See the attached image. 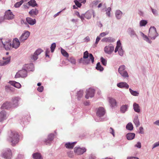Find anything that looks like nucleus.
I'll return each instance as SVG.
<instances>
[{
	"label": "nucleus",
	"mask_w": 159,
	"mask_h": 159,
	"mask_svg": "<svg viewBox=\"0 0 159 159\" xmlns=\"http://www.w3.org/2000/svg\"><path fill=\"white\" fill-rule=\"evenodd\" d=\"M7 140L11 143L12 146H15L19 142V135L15 132L11 131L9 133Z\"/></svg>",
	"instance_id": "f257e3e1"
},
{
	"label": "nucleus",
	"mask_w": 159,
	"mask_h": 159,
	"mask_svg": "<svg viewBox=\"0 0 159 159\" xmlns=\"http://www.w3.org/2000/svg\"><path fill=\"white\" fill-rule=\"evenodd\" d=\"M89 57L92 63H93L94 61V58L93 55L91 53L89 54L87 51H86L84 52L83 58H81L80 59L79 62L85 64H89L90 62V60L84 59L87 58Z\"/></svg>",
	"instance_id": "f03ea898"
},
{
	"label": "nucleus",
	"mask_w": 159,
	"mask_h": 159,
	"mask_svg": "<svg viewBox=\"0 0 159 159\" xmlns=\"http://www.w3.org/2000/svg\"><path fill=\"white\" fill-rule=\"evenodd\" d=\"M126 67L125 65L120 66L118 69L119 73L124 78H128L129 75L127 72L125 70Z\"/></svg>",
	"instance_id": "7ed1b4c3"
},
{
	"label": "nucleus",
	"mask_w": 159,
	"mask_h": 159,
	"mask_svg": "<svg viewBox=\"0 0 159 159\" xmlns=\"http://www.w3.org/2000/svg\"><path fill=\"white\" fill-rule=\"evenodd\" d=\"M158 35L156 28L154 26L151 27L149 30L148 36L151 39L154 40Z\"/></svg>",
	"instance_id": "20e7f679"
},
{
	"label": "nucleus",
	"mask_w": 159,
	"mask_h": 159,
	"mask_svg": "<svg viewBox=\"0 0 159 159\" xmlns=\"http://www.w3.org/2000/svg\"><path fill=\"white\" fill-rule=\"evenodd\" d=\"M27 71L23 68L22 70L19 71L16 73L15 78H16L20 77L25 78L27 76Z\"/></svg>",
	"instance_id": "39448f33"
},
{
	"label": "nucleus",
	"mask_w": 159,
	"mask_h": 159,
	"mask_svg": "<svg viewBox=\"0 0 159 159\" xmlns=\"http://www.w3.org/2000/svg\"><path fill=\"white\" fill-rule=\"evenodd\" d=\"M2 157L5 159H11L12 157V153L11 150L7 149L2 153Z\"/></svg>",
	"instance_id": "423d86ee"
},
{
	"label": "nucleus",
	"mask_w": 159,
	"mask_h": 159,
	"mask_svg": "<svg viewBox=\"0 0 159 159\" xmlns=\"http://www.w3.org/2000/svg\"><path fill=\"white\" fill-rule=\"evenodd\" d=\"M86 151V149L84 147L81 148L80 147H76L74 148V152L77 155H82Z\"/></svg>",
	"instance_id": "0eeeda50"
},
{
	"label": "nucleus",
	"mask_w": 159,
	"mask_h": 159,
	"mask_svg": "<svg viewBox=\"0 0 159 159\" xmlns=\"http://www.w3.org/2000/svg\"><path fill=\"white\" fill-rule=\"evenodd\" d=\"M30 32L28 31H25L19 38V40L21 43L24 42L30 35Z\"/></svg>",
	"instance_id": "6e6552de"
},
{
	"label": "nucleus",
	"mask_w": 159,
	"mask_h": 159,
	"mask_svg": "<svg viewBox=\"0 0 159 159\" xmlns=\"http://www.w3.org/2000/svg\"><path fill=\"white\" fill-rule=\"evenodd\" d=\"M114 50V47L112 44H110L108 46H106L104 48L105 52L108 54H111Z\"/></svg>",
	"instance_id": "1a4fd4ad"
},
{
	"label": "nucleus",
	"mask_w": 159,
	"mask_h": 159,
	"mask_svg": "<svg viewBox=\"0 0 159 159\" xmlns=\"http://www.w3.org/2000/svg\"><path fill=\"white\" fill-rule=\"evenodd\" d=\"M95 90L94 89L89 88L86 90L85 98L86 99H89V98H92L93 97L94 93Z\"/></svg>",
	"instance_id": "9d476101"
},
{
	"label": "nucleus",
	"mask_w": 159,
	"mask_h": 159,
	"mask_svg": "<svg viewBox=\"0 0 159 159\" xmlns=\"http://www.w3.org/2000/svg\"><path fill=\"white\" fill-rule=\"evenodd\" d=\"M43 51V50L40 48L38 49L34 53L31 57V59L34 61L36 60L38 58V56Z\"/></svg>",
	"instance_id": "9b49d317"
},
{
	"label": "nucleus",
	"mask_w": 159,
	"mask_h": 159,
	"mask_svg": "<svg viewBox=\"0 0 159 159\" xmlns=\"http://www.w3.org/2000/svg\"><path fill=\"white\" fill-rule=\"evenodd\" d=\"M14 15L10 10L6 11L5 13L4 18L7 20H11L14 18Z\"/></svg>",
	"instance_id": "f8f14e48"
},
{
	"label": "nucleus",
	"mask_w": 159,
	"mask_h": 159,
	"mask_svg": "<svg viewBox=\"0 0 159 159\" xmlns=\"http://www.w3.org/2000/svg\"><path fill=\"white\" fill-rule=\"evenodd\" d=\"M105 110L102 107H100L97 110V115L100 118L102 117L105 115Z\"/></svg>",
	"instance_id": "ddd939ff"
},
{
	"label": "nucleus",
	"mask_w": 159,
	"mask_h": 159,
	"mask_svg": "<svg viewBox=\"0 0 159 159\" xmlns=\"http://www.w3.org/2000/svg\"><path fill=\"white\" fill-rule=\"evenodd\" d=\"M20 98L18 97H15L12 99L11 105L12 108L17 107L18 106V102Z\"/></svg>",
	"instance_id": "4468645a"
},
{
	"label": "nucleus",
	"mask_w": 159,
	"mask_h": 159,
	"mask_svg": "<svg viewBox=\"0 0 159 159\" xmlns=\"http://www.w3.org/2000/svg\"><path fill=\"white\" fill-rule=\"evenodd\" d=\"M20 40L17 38L14 39L13 41L12 47V48L17 49L19 48L20 45Z\"/></svg>",
	"instance_id": "2eb2a0df"
},
{
	"label": "nucleus",
	"mask_w": 159,
	"mask_h": 159,
	"mask_svg": "<svg viewBox=\"0 0 159 159\" xmlns=\"http://www.w3.org/2000/svg\"><path fill=\"white\" fill-rule=\"evenodd\" d=\"M7 114L4 111H2L0 112V122H3L7 118Z\"/></svg>",
	"instance_id": "dca6fc26"
},
{
	"label": "nucleus",
	"mask_w": 159,
	"mask_h": 159,
	"mask_svg": "<svg viewBox=\"0 0 159 159\" xmlns=\"http://www.w3.org/2000/svg\"><path fill=\"white\" fill-rule=\"evenodd\" d=\"M23 68L27 71H33L34 70V65L32 64H25Z\"/></svg>",
	"instance_id": "f3484780"
},
{
	"label": "nucleus",
	"mask_w": 159,
	"mask_h": 159,
	"mask_svg": "<svg viewBox=\"0 0 159 159\" xmlns=\"http://www.w3.org/2000/svg\"><path fill=\"white\" fill-rule=\"evenodd\" d=\"M2 47L4 48L6 50H10L12 47L11 42L9 41L4 42Z\"/></svg>",
	"instance_id": "a211bd4d"
},
{
	"label": "nucleus",
	"mask_w": 159,
	"mask_h": 159,
	"mask_svg": "<svg viewBox=\"0 0 159 159\" xmlns=\"http://www.w3.org/2000/svg\"><path fill=\"white\" fill-rule=\"evenodd\" d=\"M128 33L131 38L138 37L135 32L133 28H129L128 30Z\"/></svg>",
	"instance_id": "6ab92c4d"
},
{
	"label": "nucleus",
	"mask_w": 159,
	"mask_h": 159,
	"mask_svg": "<svg viewBox=\"0 0 159 159\" xmlns=\"http://www.w3.org/2000/svg\"><path fill=\"white\" fill-rule=\"evenodd\" d=\"M1 108L2 109H10V108H12L11 105V103L9 102H6L4 103L2 106Z\"/></svg>",
	"instance_id": "aec40b11"
},
{
	"label": "nucleus",
	"mask_w": 159,
	"mask_h": 159,
	"mask_svg": "<svg viewBox=\"0 0 159 159\" xmlns=\"http://www.w3.org/2000/svg\"><path fill=\"white\" fill-rule=\"evenodd\" d=\"M117 86L120 88L128 89L129 87V85L125 82H121L117 84Z\"/></svg>",
	"instance_id": "412c9836"
},
{
	"label": "nucleus",
	"mask_w": 159,
	"mask_h": 159,
	"mask_svg": "<svg viewBox=\"0 0 159 159\" xmlns=\"http://www.w3.org/2000/svg\"><path fill=\"white\" fill-rule=\"evenodd\" d=\"M27 23L30 25H33L36 23V20L35 19H33L31 18L28 17L26 19Z\"/></svg>",
	"instance_id": "4be33fe9"
},
{
	"label": "nucleus",
	"mask_w": 159,
	"mask_h": 159,
	"mask_svg": "<svg viewBox=\"0 0 159 159\" xmlns=\"http://www.w3.org/2000/svg\"><path fill=\"white\" fill-rule=\"evenodd\" d=\"M115 16L117 20L120 19L123 15V12L119 10H117L115 11Z\"/></svg>",
	"instance_id": "5701e85b"
},
{
	"label": "nucleus",
	"mask_w": 159,
	"mask_h": 159,
	"mask_svg": "<svg viewBox=\"0 0 159 159\" xmlns=\"http://www.w3.org/2000/svg\"><path fill=\"white\" fill-rule=\"evenodd\" d=\"M54 135L53 134H50L48 136V139L45 141V142L46 144H50L53 140Z\"/></svg>",
	"instance_id": "b1692460"
},
{
	"label": "nucleus",
	"mask_w": 159,
	"mask_h": 159,
	"mask_svg": "<svg viewBox=\"0 0 159 159\" xmlns=\"http://www.w3.org/2000/svg\"><path fill=\"white\" fill-rule=\"evenodd\" d=\"M76 143V142H74L73 143L68 142L66 143L65 144V146L66 148L68 149H71L73 148Z\"/></svg>",
	"instance_id": "393cba45"
},
{
	"label": "nucleus",
	"mask_w": 159,
	"mask_h": 159,
	"mask_svg": "<svg viewBox=\"0 0 159 159\" xmlns=\"http://www.w3.org/2000/svg\"><path fill=\"white\" fill-rule=\"evenodd\" d=\"M108 99L110 106L111 107H113L116 105V102L114 99L112 98H109Z\"/></svg>",
	"instance_id": "a878e982"
},
{
	"label": "nucleus",
	"mask_w": 159,
	"mask_h": 159,
	"mask_svg": "<svg viewBox=\"0 0 159 159\" xmlns=\"http://www.w3.org/2000/svg\"><path fill=\"white\" fill-rule=\"evenodd\" d=\"M103 42H109L111 43L114 42L115 41V39L111 37L105 38L102 40Z\"/></svg>",
	"instance_id": "bb28decb"
},
{
	"label": "nucleus",
	"mask_w": 159,
	"mask_h": 159,
	"mask_svg": "<svg viewBox=\"0 0 159 159\" xmlns=\"http://www.w3.org/2000/svg\"><path fill=\"white\" fill-rule=\"evenodd\" d=\"M140 33L141 36L143 37V39L145 41L150 44H151L152 43V41L149 39L147 35H145L142 32H141Z\"/></svg>",
	"instance_id": "cd10ccee"
},
{
	"label": "nucleus",
	"mask_w": 159,
	"mask_h": 159,
	"mask_svg": "<svg viewBox=\"0 0 159 159\" xmlns=\"http://www.w3.org/2000/svg\"><path fill=\"white\" fill-rule=\"evenodd\" d=\"M9 83L12 86L17 88H20L21 86V84L19 83L14 81H10Z\"/></svg>",
	"instance_id": "c85d7f7f"
},
{
	"label": "nucleus",
	"mask_w": 159,
	"mask_h": 159,
	"mask_svg": "<svg viewBox=\"0 0 159 159\" xmlns=\"http://www.w3.org/2000/svg\"><path fill=\"white\" fill-rule=\"evenodd\" d=\"M135 134L134 133H129L126 135V137L128 140L133 139L135 137Z\"/></svg>",
	"instance_id": "c756f323"
},
{
	"label": "nucleus",
	"mask_w": 159,
	"mask_h": 159,
	"mask_svg": "<svg viewBox=\"0 0 159 159\" xmlns=\"http://www.w3.org/2000/svg\"><path fill=\"white\" fill-rule=\"evenodd\" d=\"M128 106L127 105H123L121 106L120 108V111L121 113H124L127 110Z\"/></svg>",
	"instance_id": "7c9ffc66"
},
{
	"label": "nucleus",
	"mask_w": 159,
	"mask_h": 159,
	"mask_svg": "<svg viewBox=\"0 0 159 159\" xmlns=\"http://www.w3.org/2000/svg\"><path fill=\"white\" fill-rule=\"evenodd\" d=\"M34 159H43L41 154L38 152L35 153L33 155Z\"/></svg>",
	"instance_id": "2f4dec72"
},
{
	"label": "nucleus",
	"mask_w": 159,
	"mask_h": 159,
	"mask_svg": "<svg viewBox=\"0 0 159 159\" xmlns=\"http://www.w3.org/2000/svg\"><path fill=\"white\" fill-rule=\"evenodd\" d=\"M133 106L134 111L137 113H139L140 111V109L139 104L134 103Z\"/></svg>",
	"instance_id": "473e14b6"
},
{
	"label": "nucleus",
	"mask_w": 159,
	"mask_h": 159,
	"mask_svg": "<svg viewBox=\"0 0 159 159\" xmlns=\"http://www.w3.org/2000/svg\"><path fill=\"white\" fill-rule=\"evenodd\" d=\"M133 122L137 127H138L140 125V122L138 119V116H136L134 117L133 120Z\"/></svg>",
	"instance_id": "72a5a7b5"
},
{
	"label": "nucleus",
	"mask_w": 159,
	"mask_h": 159,
	"mask_svg": "<svg viewBox=\"0 0 159 159\" xmlns=\"http://www.w3.org/2000/svg\"><path fill=\"white\" fill-rule=\"evenodd\" d=\"M27 4H28L29 6L34 7L37 6V4L36 3V2L35 0H31Z\"/></svg>",
	"instance_id": "f704fd0d"
},
{
	"label": "nucleus",
	"mask_w": 159,
	"mask_h": 159,
	"mask_svg": "<svg viewBox=\"0 0 159 159\" xmlns=\"http://www.w3.org/2000/svg\"><path fill=\"white\" fill-rule=\"evenodd\" d=\"M39 13V11L36 9L31 10L29 12V14L32 16L33 15H37Z\"/></svg>",
	"instance_id": "c9c22d12"
},
{
	"label": "nucleus",
	"mask_w": 159,
	"mask_h": 159,
	"mask_svg": "<svg viewBox=\"0 0 159 159\" xmlns=\"http://www.w3.org/2000/svg\"><path fill=\"white\" fill-rule=\"evenodd\" d=\"M129 92L131 95L134 96H138L139 95V93L136 91H134L131 89L129 88Z\"/></svg>",
	"instance_id": "e433bc0d"
},
{
	"label": "nucleus",
	"mask_w": 159,
	"mask_h": 159,
	"mask_svg": "<svg viewBox=\"0 0 159 159\" xmlns=\"http://www.w3.org/2000/svg\"><path fill=\"white\" fill-rule=\"evenodd\" d=\"M126 128L127 129L130 131L133 130V126L132 124L130 122L128 123L126 126Z\"/></svg>",
	"instance_id": "4c0bfd02"
},
{
	"label": "nucleus",
	"mask_w": 159,
	"mask_h": 159,
	"mask_svg": "<svg viewBox=\"0 0 159 159\" xmlns=\"http://www.w3.org/2000/svg\"><path fill=\"white\" fill-rule=\"evenodd\" d=\"M96 68L98 70L102 71L103 70V67L101 66L100 62H98L96 65Z\"/></svg>",
	"instance_id": "58836bf2"
},
{
	"label": "nucleus",
	"mask_w": 159,
	"mask_h": 159,
	"mask_svg": "<svg viewBox=\"0 0 159 159\" xmlns=\"http://www.w3.org/2000/svg\"><path fill=\"white\" fill-rule=\"evenodd\" d=\"M148 23V21L145 20H142L139 22V25L140 26H145Z\"/></svg>",
	"instance_id": "ea45409f"
},
{
	"label": "nucleus",
	"mask_w": 159,
	"mask_h": 159,
	"mask_svg": "<svg viewBox=\"0 0 159 159\" xmlns=\"http://www.w3.org/2000/svg\"><path fill=\"white\" fill-rule=\"evenodd\" d=\"M10 57H8L7 58V60L6 61H2V66H5L8 64L10 62Z\"/></svg>",
	"instance_id": "a19ab883"
},
{
	"label": "nucleus",
	"mask_w": 159,
	"mask_h": 159,
	"mask_svg": "<svg viewBox=\"0 0 159 159\" xmlns=\"http://www.w3.org/2000/svg\"><path fill=\"white\" fill-rule=\"evenodd\" d=\"M85 17L88 19L91 18L92 16V13L89 11L86 12L84 14Z\"/></svg>",
	"instance_id": "79ce46f5"
},
{
	"label": "nucleus",
	"mask_w": 159,
	"mask_h": 159,
	"mask_svg": "<svg viewBox=\"0 0 159 159\" xmlns=\"http://www.w3.org/2000/svg\"><path fill=\"white\" fill-rule=\"evenodd\" d=\"M61 52L62 55L66 57H68L69 54L68 53L62 48H61Z\"/></svg>",
	"instance_id": "37998d69"
},
{
	"label": "nucleus",
	"mask_w": 159,
	"mask_h": 159,
	"mask_svg": "<svg viewBox=\"0 0 159 159\" xmlns=\"http://www.w3.org/2000/svg\"><path fill=\"white\" fill-rule=\"evenodd\" d=\"M5 89L8 92L10 91L13 92L14 89V88L9 86H6L5 87Z\"/></svg>",
	"instance_id": "c03bdc74"
},
{
	"label": "nucleus",
	"mask_w": 159,
	"mask_h": 159,
	"mask_svg": "<svg viewBox=\"0 0 159 159\" xmlns=\"http://www.w3.org/2000/svg\"><path fill=\"white\" fill-rule=\"evenodd\" d=\"M24 2V0H21L19 2H17L14 5V7L16 8L19 7Z\"/></svg>",
	"instance_id": "a18cd8bd"
},
{
	"label": "nucleus",
	"mask_w": 159,
	"mask_h": 159,
	"mask_svg": "<svg viewBox=\"0 0 159 159\" xmlns=\"http://www.w3.org/2000/svg\"><path fill=\"white\" fill-rule=\"evenodd\" d=\"M83 94V92L82 90H80L77 93V98L78 100H79V98H81Z\"/></svg>",
	"instance_id": "49530a36"
},
{
	"label": "nucleus",
	"mask_w": 159,
	"mask_h": 159,
	"mask_svg": "<svg viewBox=\"0 0 159 159\" xmlns=\"http://www.w3.org/2000/svg\"><path fill=\"white\" fill-rule=\"evenodd\" d=\"M68 60L73 64H75L76 63L75 60L73 57H71L70 58L68 59Z\"/></svg>",
	"instance_id": "de8ad7c7"
},
{
	"label": "nucleus",
	"mask_w": 159,
	"mask_h": 159,
	"mask_svg": "<svg viewBox=\"0 0 159 159\" xmlns=\"http://www.w3.org/2000/svg\"><path fill=\"white\" fill-rule=\"evenodd\" d=\"M101 62H102V64L106 66L107 65V61L103 57H101L100 58Z\"/></svg>",
	"instance_id": "09e8293b"
},
{
	"label": "nucleus",
	"mask_w": 159,
	"mask_h": 159,
	"mask_svg": "<svg viewBox=\"0 0 159 159\" xmlns=\"http://www.w3.org/2000/svg\"><path fill=\"white\" fill-rule=\"evenodd\" d=\"M111 9L110 7H108L106 10V14L108 17L111 16L110 12Z\"/></svg>",
	"instance_id": "8fccbe9b"
},
{
	"label": "nucleus",
	"mask_w": 159,
	"mask_h": 159,
	"mask_svg": "<svg viewBox=\"0 0 159 159\" xmlns=\"http://www.w3.org/2000/svg\"><path fill=\"white\" fill-rule=\"evenodd\" d=\"M56 47V44L55 43H53L52 44L50 47L51 52H54Z\"/></svg>",
	"instance_id": "3c124183"
},
{
	"label": "nucleus",
	"mask_w": 159,
	"mask_h": 159,
	"mask_svg": "<svg viewBox=\"0 0 159 159\" xmlns=\"http://www.w3.org/2000/svg\"><path fill=\"white\" fill-rule=\"evenodd\" d=\"M119 54L121 56H122L124 54V51L122 48H120L118 52Z\"/></svg>",
	"instance_id": "603ef678"
},
{
	"label": "nucleus",
	"mask_w": 159,
	"mask_h": 159,
	"mask_svg": "<svg viewBox=\"0 0 159 159\" xmlns=\"http://www.w3.org/2000/svg\"><path fill=\"white\" fill-rule=\"evenodd\" d=\"M74 2L75 3V5L78 7H81L82 5L81 3H80L78 0H75Z\"/></svg>",
	"instance_id": "864d4df0"
},
{
	"label": "nucleus",
	"mask_w": 159,
	"mask_h": 159,
	"mask_svg": "<svg viewBox=\"0 0 159 159\" xmlns=\"http://www.w3.org/2000/svg\"><path fill=\"white\" fill-rule=\"evenodd\" d=\"M108 34H109L108 32H102V33H100V35H99V36L100 37H103L105 36V35H107Z\"/></svg>",
	"instance_id": "5fc2aeb1"
},
{
	"label": "nucleus",
	"mask_w": 159,
	"mask_h": 159,
	"mask_svg": "<svg viewBox=\"0 0 159 159\" xmlns=\"http://www.w3.org/2000/svg\"><path fill=\"white\" fill-rule=\"evenodd\" d=\"M109 132L110 133H111L112 135L113 136V137H115V132L114 130L111 127H110L109 129Z\"/></svg>",
	"instance_id": "6e6d98bb"
},
{
	"label": "nucleus",
	"mask_w": 159,
	"mask_h": 159,
	"mask_svg": "<svg viewBox=\"0 0 159 159\" xmlns=\"http://www.w3.org/2000/svg\"><path fill=\"white\" fill-rule=\"evenodd\" d=\"M134 147L140 148L141 147V144L140 142H138L136 144L134 145Z\"/></svg>",
	"instance_id": "4d7b16f0"
},
{
	"label": "nucleus",
	"mask_w": 159,
	"mask_h": 159,
	"mask_svg": "<svg viewBox=\"0 0 159 159\" xmlns=\"http://www.w3.org/2000/svg\"><path fill=\"white\" fill-rule=\"evenodd\" d=\"M158 146H159V141L155 143L153 145L152 149H153Z\"/></svg>",
	"instance_id": "13d9d810"
},
{
	"label": "nucleus",
	"mask_w": 159,
	"mask_h": 159,
	"mask_svg": "<svg viewBox=\"0 0 159 159\" xmlns=\"http://www.w3.org/2000/svg\"><path fill=\"white\" fill-rule=\"evenodd\" d=\"M153 14L155 15H157V11L156 10L151 8Z\"/></svg>",
	"instance_id": "bf43d9fd"
},
{
	"label": "nucleus",
	"mask_w": 159,
	"mask_h": 159,
	"mask_svg": "<svg viewBox=\"0 0 159 159\" xmlns=\"http://www.w3.org/2000/svg\"><path fill=\"white\" fill-rule=\"evenodd\" d=\"M37 90L39 92H42L43 90V86H41L39 87L37 89Z\"/></svg>",
	"instance_id": "052dcab7"
},
{
	"label": "nucleus",
	"mask_w": 159,
	"mask_h": 159,
	"mask_svg": "<svg viewBox=\"0 0 159 159\" xmlns=\"http://www.w3.org/2000/svg\"><path fill=\"white\" fill-rule=\"evenodd\" d=\"M49 52H50V51H49V48H46V49L45 55H46V57H49V56L48 55V54L49 53Z\"/></svg>",
	"instance_id": "680f3d73"
},
{
	"label": "nucleus",
	"mask_w": 159,
	"mask_h": 159,
	"mask_svg": "<svg viewBox=\"0 0 159 159\" xmlns=\"http://www.w3.org/2000/svg\"><path fill=\"white\" fill-rule=\"evenodd\" d=\"M139 133L141 134H143L144 133L143 128L142 127H140L139 128Z\"/></svg>",
	"instance_id": "e2e57ef3"
},
{
	"label": "nucleus",
	"mask_w": 159,
	"mask_h": 159,
	"mask_svg": "<svg viewBox=\"0 0 159 159\" xmlns=\"http://www.w3.org/2000/svg\"><path fill=\"white\" fill-rule=\"evenodd\" d=\"M116 46H118V47L120 48H121V43L120 40L117 41V42Z\"/></svg>",
	"instance_id": "0e129e2a"
},
{
	"label": "nucleus",
	"mask_w": 159,
	"mask_h": 159,
	"mask_svg": "<svg viewBox=\"0 0 159 159\" xmlns=\"http://www.w3.org/2000/svg\"><path fill=\"white\" fill-rule=\"evenodd\" d=\"M21 23L22 24H24L27 27L29 28L30 26L26 22H25L24 20H22L21 21Z\"/></svg>",
	"instance_id": "69168bd1"
},
{
	"label": "nucleus",
	"mask_w": 159,
	"mask_h": 159,
	"mask_svg": "<svg viewBox=\"0 0 159 159\" xmlns=\"http://www.w3.org/2000/svg\"><path fill=\"white\" fill-rule=\"evenodd\" d=\"M67 155L70 158L72 157L73 156V153L71 152H68Z\"/></svg>",
	"instance_id": "338daca9"
},
{
	"label": "nucleus",
	"mask_w": 159,
	"mask_h": 159,
	"mask_svg": "<svg viewBox=\"0 0 159 159\" xmlns=\"http://www.w3.org/2000/svg\"><path fill=\"white\" fill-rule=\"evenodd\" d=\"M127 159H139L138 157H128Z\"/></svg>",
	"instance_id": "774afa93"
}]
</instances>
